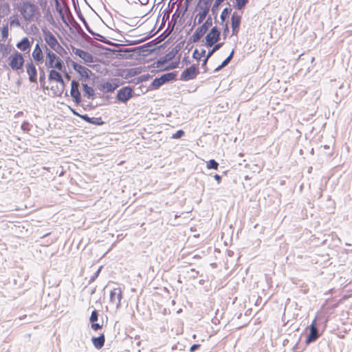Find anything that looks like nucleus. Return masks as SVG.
<instances>
[{
  "label": "nucleus",
  "instance_id": "34",
  "mask_svg": "<svg viewBox=\"0 0 352 352\" xmlns=\"http://www.w3.org/2000/svg\"><path fill=\"white\" fill-rule=\"evenodd\" d=\"M225 0H215L213 6H212L211 11L213 14L217 15V11L220 4L223 2Z\"/></svg>",
  "mask_w": 352,
  "mask_h": 352
},
{
  "label": "nucleus",
  "instance_id": "53",
  "mask_svg": "<svg viewBox=\"0 0 352 352\" xmlns=\"http://www.w3.org/2000/svg\"><path fill=\"white\" fill-rule=\"evenodd\" d=\"M209 58H207V56H206V58L203 60V63L201 64V67L204 69V71L206 72V64H207V62H208V60Z\"/></svg>",
  "mask_w": 352,
  "mask_h": 352
},
{
  "label": "nucleus",
  "instance_id": "25",
  "mask_svg": "<svg viewBox=\"0 0 352 352\" xmlns=\"http://www.w3.org/2000/svg\"><path fill=\"white\" fill-rule=\"evenodd\" d=\"M10 25L11 28H20L21 26L17 14H14L10 18Z\"/></svg>",
  "mask_w": 352,
  "mask_h": 352
},
{
  "label": "nucleus",
  "instance_id": "61",
  "mask_svg": "<svg viewBox=\"0 0 352 352\" xmlns=\"http://www.w3.org/2000/svg\"><path fill=\"white\" fill-rule=\"evenodd\" d=\"M96 36L97 37L96 38V39H97L98 41H102V38H104L103 36H102V38L99 36Z\"/></svg>",
  "mask_w": 352,
  "mask_h": 352
},
{
  "label": "nucleus",
  "instance_id": "63",
  "mask_svg": "<svg viewBox=\"0 0 352 352\" xmlns=\"http://www.w3.org/2000/svg\"><path fill=\"white\" fill-rule=\"evenodd\" d=\"M233 254V252L232 251H228V256H232Z\"/></svg>",
  "mask_w": 352,
  "mask_h": 352
},
{
  "label": "nucleus",
  "instance_id": "28",
  "mask_svg": "<svg viewBox=\"0 0 352 352\" xmlns=\"http://www.w3.org/2000/svg\"><path fill=\"white\" fill-rule=\"evenodd\" d=\"M52 68H54L62 72L65 69L63 61L59 57H58Z\"/></svg>",
  "mask_w": 352,
  "mask_h": 352
},
{
  "label": "nucleus",
  "instance_id": "24",
  "mask_svg": "<svg viewBox=\"0 0 352 352\" xmlns=\"http://www.w3.org/2000/svg\"><path fill=\"white\" fill-rule=\"evenodd\" d=\"M82 89L85 92V95L87 96L88 98H94V90L91 87H89L87 84H82Z\"/></svg>",
  "mask_w": 352,
  "mask_h": 352
},
{
  "label": "nucleus",
  "instance_id": "42",
  "mask_svg": "<svg viewBox=\"0 0 352 352\" xmlns=\"http://www.w3.org/2000/svg\"><path fill=\"white\" fill-rule=\"evenodd\" d=\"M98 319V311L97 310H94L92 311L91 314V316L89 318V320L91 322H94L96 321H97Z\"/></svg>",
  "mask_w": 352,
  "mask_h": 352
},
{
  "label": "nucleus",
  "instance_id": "33",
  "mask_svg": "<svg viewBox=\"0 0 352 352\" xmlns=\"http://www.w3.org/2000/svg\"><path fill=\"white\" fill-rule=\"evenodd\" d=\"M231 11L232 10L230 8H226L223 10L220 15V19L222 22L226 21V19L228 17L229 14H230Z\"/></svg>",
  "mask_w": 352,
  "mask_h": 352
},
{
  "label": "nucleus",
  "instance_id": "26",
  "mask_svg": "<svg viewBox=\"0 0 352 352\" xmlns=\"http://www.w3.org/2000/svg\"><path fill=\"white\" fill-rule=\"evenodd\" d=\"M56 10L58 12L63 23L67 25V22L65 19V14L63 13V8L61 7L58 0H55Z\"/></svg>",
  "mask_w": 352,
  "mask_h": 352
},
{
  "label": "nucleus",
  "instance_id": "19",
  "mask_svg": "<svg viewBox=\"0 0 352 352\" xmlns=\"http://www.w3.org/2000/svg\"><path fill=\"white\" fill-rule=\"evenodd\" d=\"M212 25V19L211 16H208L206 21L200 26L199 27L197 30L199 31L201 34H202L204 36L208 30L209 28L211 27Z\"/></svg>",
  "mask_w": 352,
  "mask_h": 352
},
{
  "label": "nucleus",
  "instance_id": "39",
  "mask_svg": "<svg viewBox=\"0 0 352 352\" xmlns=\"http://www.w3.org/2000/svg\"><path fill=\"white\" fill-rule=\"evenodd\" d=\"M248 2V0H236L235 8L237 10H241L245 6Z\"/></svg>",
  "mask_w": 352,
  "mask_h": 352
},
{
  "label": "nucleus",
  "instance_id": "32",
  "mask_svg": "<svg viewBox=\"0 0 352 352\" xmlns=\"http://www.w3.org/2000/svg\"><path fill=\"white\" fill-rule=\"evenodd\" d=\"M179 16V14H177L176 12L173 14L171 20L168 24V28H169L171 26L170 32H171L173 30L174 26L177 23V20Z\"/></svg>",
  "mask_w": 352,
  "mask_h": 352
},
{
  "label": "nucleus",
  "instance_id": "47",
  "mask_svg": "<svg viewBox=\"0 0 352 352\" xmlns=\"http://www.w3.org/2000/svg\"><path fill=\"white\" fill-rule=\"evenodd\" d=\"M21 129L23 131H29L30 130V124L27 122H24L21 124Z\"/></svg>",
  "mask_w": 352,
  "mask_h": 352
},
{
  "label": "nucleus",
  "instance_id": "8",
  "mask_svg": "<svg viewBox=\"0 0 352 352\" xmlns=\"http://www.w3.org/2000/svg\"><path fill=\"white\" fill-rule=\"evenodd\" d=\"M44 40L49 47L54 50L59 45L58 40L54 35L49 30H43Z\"/></svg>",
  "mask_w": 352,
  "mask_h": 352
},
{
  "label": "nucleus",
  "instance_id": "27",
  "mask_svg": "<svg viewBox=\"0 0 352 352\" xmlns=\"http://www.w3.org/2000/svg\"><path fill=\"white\" fill-rule=\"evenodd\" d=\"M179 52L177 47L173 48L168 53L165 55V58L168 61L173 60Z\"/></svg>",
  "mask_w": 352,
  "mask_h": 352
},
{
  "label": "nucleus",
  "instance_id": "23",
  "mask_svg": "<svg viewBox=\"0 0 352 352\" xmlns=\"http://www.w3.org/2000/svg\"><path fill=\"white\" fill-rule=\"evenodd\" d=\"M11 51L12 47L10 45L0 44V54H1L2 58L7 57Z\"/></svg>",
  "mask_w": 352,
  "mask_h": 352
},
{
  "label": "nucleus",
  "instance_id": "36",
  "mask_svg": "<svg viewBox=\"0 0 352 352\" xmlns=\"http://www.w3.org/2000/svg\"><path fill=\"white\" fill-rule=\"evenodd\" d=\"M89 123L96 125V126H100L104 124V122L102 121V120L100 117H98V118L93 117V118H90Z\"/></svg>",
  "mask_w": 352,
  "mask_h": 352
},
{
  "label": "nucleus",
  "instance_id": "17",
  "mask_svg": "<svg viewBox=\"0 0 352 352\" xmlns=\"http://www.w3.org/2000/svg\"><path fill=\"white\" fill-rule=\"evenodd\" d=\"M45 49L46 51V56H47V60L45 62V65L47 67L51 68L53 67V65L56 62L58 56L53 52L47 48V45H45Z\"/></svg>",
  "mask_w": 352,
  "mask_h": 352
},
{
  "label": "nucleus",
  "instance_id": "22",
  "mask_svg": "<svg viewBox=\"0 0 352 352\" xmlns=\"http://www.w3.org/2000/svg\"><path fill=\"white\" fill-rule=\"evenodd\" d=\"M49 80H54L56 82H63L62 75L55 69H52L50 71L49 74Z\"/></svg>",
  "mask_w": 352,
  "mask_h": 352
},
{
  "label": "nucleus",
  "instance_id": "15",
  "mask_svg": "<svg viewBox=\"0 0 352 352\" xmlns=\"http://www.w3.org/2000/svg\"><path fill=\"white\" fill-rule=\"evenodd\" d=\"M32 56L33 59L37 63L43 62L44 56H43L42 48L41 47L39 43H37L35 45V47L32 52Z\"/></svg>",
  "mask_w": 352,
  "mask_h": 352
},
{
  "label": "nucleus",
  "instance_id": "10",
  "mask_svg": "<svg viewBox=\"0 0 352 352\" xmlns=\"http://www.w3.org/2000/svg\"><path fill=\"white\" fill-rule=\"evenodd\" d=\"M72 52L80 58H82L85 63H92L94 62V56L88 52L84 51L80 49L76 48L72 46Z\"/></svg>",
  "mask_w": 352,
  "mask_h": 352
},
{
  "label": "nucleus",
  "instance_id": "18",
  "mask_svg": "<svg viewBox=\"0 0 352 352\" xmlns=\"http://www.w3.org/2000/svg\"><path fill=\"white\" fill-rule=\"evenodd\" d=\"M16 47L22 52L29 51L31 47V43L28 37H24L17 43Z\"/></svg>",
  "mask_w": 352,
  "mask_h": 352
},
{
  "label": "nucleus",
  "instance_id": "56",
  "mask_svg": "<svg viewBox=\"0 0 352 352\" xmlns=\"http://www.w3.org/2000/svg\"><path fill=\"white\" fill-rule=\"evenodd\" d=\"M199 347V344H193L190 347V351H194Z\"/></svg>",
  "mask_w": 352,
  "mask_h": 352
},
{
  "label": "nucleus",
  "instance_id": "4",
  "mask_svg": "<svg viewBox=\"0 0 352 352\" xmlns=\"http://www.w3.org/2000/svg\"><path fill=\"white\" fill-rule=\"evenodd\" d=\"M176 78L175 73L170 72L162 75L160 78H156L151 83V87L154 89L160 88L162 85L175 80Z\"/></svg>",
  "mask_w": 352,
  "mask_h": 352
},
{
  "label": "nucleus",
  "instance_id": "48",
  "mask_svg": "<svg viewBox=\"0 0 352 352\" xmlns=\"http://www.w3.org/2000/svg\"><path fill=\"white\" fill-rule=\"evenodd\" d=\"M91 328L94 331H98V329L102 328V325H100L98 323H96L95 322H91Z\"/></svg>",
  "mask_w": 352,
  "mask_h": 352
},
{
  "label": "nucleus",
  "instance_id": "11",
  "mask_svg": "<svg viewBox=\"0 0 352 352\" xmlns=\"http://www.w3.org/2000/svg\"><path fill=\"white\" fill-rule=\"evenodd\" d=\"M309 333L306 338V343L309 344L316 341L319 337L318 331L316 327V320H314L309 326Z\"/></svg>",
  "mask_w": 352,
  "mask_h": 352
},
{
  "label": "nucleus",
  "instance_id": "58",
  "mask_svg": "<svg viewBox=\"0 0 352 352\" xmlns=\"http://www.w3.org/2000/svg\"><path fill=\"white\" fill-rule=\"evenodd\" d=\"M225 66H222V63L219 65L217 68L214 69V72H218L221 70L222 68H223Z\"/></svg>",
  "mask_w": 352,
  "mask_h": 352
},
{
  "label": "nucleus",
  "instance_id": "12",
  "mask_svg": "<svg viewBox=\"0 0 352 352\" xmlns=\"http://www.w3.org/2000/svg\"><path fill=\"white\" fill-rule=\"evenodd\" d=\"M79 83L76 80H72L71 82L70 95L76 104H80L82 101L81 94L79 91Z\"/></svg>",
  "mask_w": 352,
  "mask_h": 352
},
{
  "label": "nucleus",
  "instance_id": "49",
  "mask_svg": "<svg viewBox=\"0 0 352 352\" xmlns=\"http://www.w3.org/2000/svg\"><path fill=\"white\" fill-rule=\"evenodd\" d=\"M228 32H229L228 24L226 23L224 28H223V36L224 38H226L227 37Z\"/></svg>",
  "mask_w": 352,
  "mask_h": 352
},
{
  "label": "nucleus",
  "instance_id": "40",
  "mask_svg": "<svg viewBox=\"0 0 352 352\" xmlns=\"http://www.w3.org/2000/svg\"><path fill=\"white\" fill-rule=\"evenodd\" d=\"M8 25H3L1 28V38L2 40H6L8 36Z\"/></svg>",
  "mask_w": 352,
  "mask_h": 352
},
{
  "label": "nucleus",
  "instance_id": "59",
  "mask_svg": "<svg viewBox=\"0 0 352 352\" xmlns=\"http://www.w3.org/2000/svg\"><path fill=\"white\" fill-rule=\"evenodd\" d=\"M47 20L49 22H50V23H51L52 21H54V19H53V16H52V15H51V14H50V16H49V17H47Z\"/></svg>",
  "mask_w": 352,
  "mask_h": 352
},
{
  "label": "nucleus",
  "instance_id": "31",
  "mask_svg": "<svg viewBox=\"0 0 352 352\" xmlns=\"http://www.w3.org/2000/svg\"><path fill=\"white\" fill-rule=\"evenodd\" d=\"M204 36V35L202 34H201L199 31H197V30H195V32H194V34L192 35V36L190 37V42L192 43H197L198 42L202 37Z\"/></svg>",
  "mask_w": 352,
  "mask_h": 352
},
{
  "label": "nucleus",
  "instance_id": "6",
  "mask_svg": "<svg viewBox=\"0 0 352 352\" xmlns=\"http://www.w3.org/2000/svg\"><path fill=\"white\" fill-rule=\"evenodd\" d=\"M197 8L201 10L199 13L197 14L196 19L194 21L195 24H201L203 23L204 19L206 18L209 11L210 7H208V3L206 5H201V3H197Z\"/></svg>",
  "mask_w": 352,
  "mask_h": 352
},
{
  "label": "nucleus",
  "instance_id": "57",
  "mask_svg": "<svg viewBox=\"0 0 352 352\" xmlns=\"http://www.w3.org/2000/svg\"><path fill=\"white\" fill-rule=\"evenodd\" d=\"M71 111L72 113L78 117H80V115L75 109L70 108Z\"/></svg>",
  "mask_w": 352,
  "mask_h": 352
},
{
  "label": "nucleus",
  "instance_id": "2",
  "mask_svg": "<svg viewBox=\"0 0 352 352\" xmlns=\"http://www.w3.org/2000/svg\"><path fill=\"white\" fill-rule=\"evenodd\" d=\"M8 65L13 71L21 69L25 62V59L22 54L16 50L8 57Z\"/></svg>",
  "mask_w": 352,
  "mask_h": 352
},
{
  "label": "nucleus",
  "instance_id": "35",
  "mask_svg": "<svg viewBox=\"0 0 352 352\" xmlns=\"http://www.w3.org/2000/svg\"><path fill=\"white\" fill-rule=\"evenodd\" d=\"M45 73L43 68L39 67V81L42 87L45 88Z\"/></svg>",
  "mask_w": 352,
  "mask_h": 352
},
{
  "label": "nucleus",
  "instance_id": "13",
  "mask_svg": "<svg viewBox=\"0 0 352 352\" xmlns=\"http://www.w3.org/2000/svg\"><path fill=\"white\" fill-rule=\"evenodd\" d=\"M26 72L29 77V80L31 82H37V70L36 66L33 63L32 60L27 63L26 65Z\"/></svg>",
  "mask_w": 352,
  "mask_h": 352
},
{
  "label": "nucleus",
  "instance_id": "7",
  "mask_svg": "<svg viewBox=\"0 0 352 352\" xmlns=\"http://www.w3.org/2000/svg\"><path fill=\"white\" fill-rule=\"evenodd\" d=\"M122 298V292L120 287H116L110 292V302L116 305V308H119L121 305Z\"/></svg>",
  "mask_w": 352,
  "mask_h": 352
},
{
  "label": "nucleus",
  "instance_id": "20",
  "mask_svg": "<svg viewBox=\"0 0 352 352\" xmlns=\"http://www.w3.org/2000/svg\"><path fill=\"white\" fill-rule=\"evenodd\" d=\"M91 340L94 346L97 349H100L104 346L105 341L104 336L101 334L98 337H93Z\"/></svg>",
  "mask_w": 352,
  "mask_h": 352
},
{
  "label": "nucleus",
  "instance_id": "37",
  "mask_svg": "<svg viewBox=\"0 0 352 352\" xmlns=\"http://www.w3.org/2000/svg\"><path fill=\"white\" fill-rule=\"evenodd\" d=\"M219 166V163L216 162L214 160H210L207 163V168L208 169H214L217 170Z\"/></svg>",
  "mask_w": 352,
  "mask_h": 352
},
{
  "label": "nucleus",
  "instance_id": "9",
  "mask_svg": "<svg viewBox=\"0 0 352 352\" xmlns=\"http://www.w3.org/2000/svg\"><path fill=\"white\" fill-rule=\"evenodd\" d=\"M133 89L127 86L121 88L118 91L117 99L122 102H126L132 97Z\"/></svg>",
  "mask_w": 352,
  "mask_h": 352
},
{
  "label": "nucleus",
  "instance_id": "3",
  "mask_svg": "<svg viewBox=\"0 0 352 352\" xmlns=\"http://www.w3.org/2000/svg\"><path fill=\"white\" fill-rule=\"evenodd\" d=\"M221 36V31L217 27L214 26L211 28L210 32L206 36V45L209 47H212L215 43H217Z\"/></svg>",
  "mask_w": 352,
  "mask_h": 352
},
{
  "label": "nucleus",
  "instance_id": "1",
  "mask_svg": "<svg viewBox=\"0 0 352 352\" xmlns=\"http://www.w3.org/2000/svg\"><path fill=\"white\" fill-rule=\"evenodd\" d=\"M19 11L27 23L34 21L40 16L38 7L30 1L23 2Z\"/></svg>",
  "mask_w": 352,
  "mask_h": 352
},
{
  "label": "nucleus",
  "instance_id": "54",
  "mask_svg": "<svg viewBox=\"0 0 352 352\" xmlns=\"http://www.w3.org/2000/svg\"><path fill=\"white\" fill-rule=\"evenodd\" d=\"M214 178L218 182V184H219L221 182V176L218 175V174H215L214 175Z\"/></svg>",
  "mask_w": 352,
  "mask_h": 352
},
{
  "label": "nucleus",
  "instance_id": "43",
  "mask_svg": "<svg viewBox=\"0 0 352 352\" xmlns=\"http://www.w3.org/2000/svg\"><path fill=\"white\" fill-rule=\"evenodd\" d=\"M102 266H100L98 270L97 271L90 277V280L89 281V283L94 282L97 278L98 276H99V274L101 272V270H102Z\"/></svg>",
  "mask_w": 352,
  "mask_h": 352
},
{
  "label": "nucleus",
  "instance_id": "5",
  "mask_svg": "<svg viewBox=\"0 0 352 352\" xmlns=\"http://www.w3.org/2000/svg\"><path fill=\"white\" fill-rule=\"evenodd\" d=\"M199 72L198 67L193 65L186 69L181 74L179 80L183 81H188L196 78Z\"/></svg>",
  "mask_w": 352,
  "mask_h": 352
},
{
  "label": "nucleus",
  "instance_id": "21",
  "mask_svg": "<svg viewBox=\"0 0 352 352\" xmlns=\"http://www.w3.org/2000/svg\"><path fill=\"white\" fill-rule=\"evenodd\" d=\"M78 16L79 19L82 22L83 25H85V27L86 30L88 31V32H89L91 34H92L94 36H99L102 38V35H100V34H99L98 33L94 32L91 29V28L89 27L88 23L87 22L85 18L83 16V15H82V14L81 12L78 14Z\"/></svg>",
  "mask_w": 352,
  "mask_h": 352
},
{
  "label": "nucleus",
  "instance_id": "44",
  "mask_svg": "<svg viewBox=\"0 0 352 352\" xmlns=\"http://www.w3.org/2000/svg\"><path fill=\"white\" fill-rule=\"evenodd\" d=\"M234 50L231 52V53L230 54V55L222 62V66H226L228 65V63H230V61L232 60V58H233V55H234Z\"/></svg>",
  "mask_w": 352,
  "mask_h": 352
},
{
  "label": "nucleus",
  "instance_id": "64",
  "mask_svg": "<svg viewBox=\"0 0 352 352\" xmlns=\"http://www.w3.org/2000/svg\"><path fill=\"white\" fill-rule=\"evenodd\" d=\"M58 82L60 83L63 87L65 86V82H64L63 79V82Z\"/></svg>",
  "mask_w": 352,
  "mask_h": 352
},
{
  "label": "nucleus",
  "instance_id": "45",
  "mask_svg": "<svg viewBox=\"0 0 352 352\" xmlns=\"http://www.w3.org/2000/svg\"><path fill=\"white\" fill-rule=\"evenodd\" d=\"M184 135V131L183 130H178L175 133L173 134L172 138L173 139H179L182 138Z\"/></svg>",
  "mask_w": 352,
  "mask_h": 352
},
{
  "label": "nucleus",
  "instance_id": "55",
  "mask_svg": "<svg viewBox=\"0 0 352 352\" xmlns=\"http://www.w3.org/2000/svg\"><path fill=\"white\" fill-rule=\"evenodd\" d=\"M192 0H185V2H184V5H185V10H184V12H186L190 3V2L192 1Z\"/></svg>",
  "mask_w": 352,
  "mask_h": 352
},
{
  "label": "nucleus",
  "instance_id": "29",
  "mask_svg": "<svg viewBox=\"0 0 352 352\" xmlns=\"http://www.w3.org/2000/svg\"><path fill=\"white\" fill-rule=\"evenodd\" d=\"M117 85L111 83L109 82H107L102 85L104 89H105L107 92H113L117 88Z\"/></svg>",
  "mask_w": 352,
  "mask_h": 352
},
{
  "label": "nucleus",
  "instance_id": "30",
  "mask_svg": "<svg viewBox=\"0 0 352 352\" xmlns=\"http://www.w3.org/2000/svg\"><path fill=\"white\" fill-rule=\"evenodd\" d=\"M223 45V43H215L214 45H213V47L211 50H210L208 52V54L206 55L207 56V58H210L212 55L215 52H217V50H219Z\"/></svg>",
  "mask_w": 352,
  "mask_h": 352
},
{
  "label": "nucleus",
  "instance_id": "14",
  "mask_svg": "<svg viewBox=\"0 0 352 352\" xmlns=\"http://www.w3.org/2000/svg\"><path fill=\"white\" fill-rule=\"evenodd\" d=\"M72 67L82 78H85V80L89 78L90 74H91V71L90 69L75 62L72 63Z\"/></svg>",
  "mask_w": 352,
  "mask_h": 352
},
{
  "label": "nucleus",
  "instance_id": "41",
  "mask_svg": "<svg viewBox=\"0 0 352 352\" xmlns=\"http://www.w3.org/2000/svg\"><path fill=\"white\" fill-rule=\"evenodd\" d=\"M54 51H55L57 54H60V56H63L64 54H67V51L60 44L56 47Z\"/></svg>",
  "mask_w": 352,
  "mask_h": 352
},
{
  "label": "nucleus",
  "instance_id": "16",
  "mask_svg": "<svg viewBox=\"0 0 352 352\" xmlns=\"http://www.w3.org/2000/svg\"><path fill=\"white\" fill-rule=\"evenodd\" d=\"M241 17L237 14L236 12H234L231 17V24L232 28V34H236L239 32Z\"/></svg>",
  "mask_w": 352,
  "mask_h": 352
},
{
  "label": "nucleus",
  "instance_id": "62",
  "mask_svg": "<svg viewBox=\"0 0 352 352\" xmlns=\"http://www.w3.org/2000/svg\"><path fill=\"white\" fill-rule=\"evenodd\" d=\"M188 57H184V59H183V63L185 62L186 64L189 62L188 60H187Z\"/></svg>",
  "mask_w": 352,
  "mask_h": 352
},
{
  "label": "nucleus",
  "instance_id": "38",
  "mask_svg": "<svg viewBox=\"0 0 352 352\" xmlns=\"http://www.w3.org/2000/svg\"><path fill=\"white\" fill-rule=\"evenodd\" d=\"M206 54V50H202L201 52H199L198 50L196 49L193 52V58L196 60H200L201 57L204 56Z\"/></svg>",
  "mask_w": 352,
  "mask_h": 352
},
{
  "label": "nucleus",
  "instance_id": "46",
  "mask_svg": "<svg viewBox=\"0 0 352 352\" xmlns=\"http://www.w3.org/2000/svg\"><path fill=\"white\" fill-rule=\"evenodd\" d=\"M166 62H168V60L166 59V58L164 56L162 58H160L157 61V67H160L163 66L164 65V63H166Z\"/></svg>",
  "mask_w": 352,
  "mask_h": 352
},
{
  "label": "nucleus",
  "instance_id": "60",
  "mask_svg": "<svg viewBox=\"0 0 352 352\" xmlns=\"http://www.w3.org/2000/svg\"><path fill=\"white\" fill-rule=\"evenodd\" d=\"M148 2V0H144L143 1H140L142 5H146Z\"/></svg>",
  "mask_w": 352,
  "mask_h": 352
},
{
  "label": "nucleus",
  "instance_id": "50",
  "mask_svg": "<svg viewBox=\"0 0 352 352\" xmlns=\"http://www.w3.org/2000/svg\"><path fill=\"white\" fill-rule=\"evenodd\" d=\"M213 0H199L198 3H201V5H206V3H208V7L211 6V3Z\"/></svg>",
  "mask_w": 352,
  "mask_h": 352
},
{
  "label": "nucleus",
  "instance_id": "52",
  "mask_svg": "<svg viewBox=\"0 0 352 352\" xmlns=\"http://www.w3.org/2000/svg\"><path fill=\"white\" fill-rule=\"evenodd\" d=\"M179 62L172 63L168 67L167 69H173L177 67Z\"/></svg>",
  "mask_w": 352,
  "mask_h": 352
},
{
  "label": "nucleus",
  "instance_id": "51",
  "mask_svg": "<svg viewBox=\"0 0 352 352\" xmlns=\"http://www.w3.org/2000/svg\"><path fill=\"white\" fill-rule=\"evenodd\" d=\"M79 118H81V119H82L84 121H85V122H88V123H89V122H90V118H90V117H89V116H88V115H87V114H84V115H81V114H80Z\"/></svg>",
  "mask_w": 352,
  "mask_h": 352
}]
</instances>
